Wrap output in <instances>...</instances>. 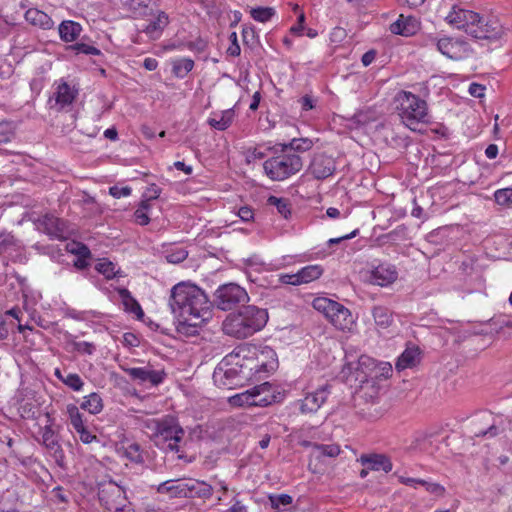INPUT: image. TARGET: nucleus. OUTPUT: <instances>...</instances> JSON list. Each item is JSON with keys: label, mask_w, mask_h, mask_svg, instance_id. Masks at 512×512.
I'll use <instances>...</instances> for the list:
<instances>
[{"label": "nucleus", "mask_w": 512, "mask_h": 512, "mask_svg": "<svg viewBox=\"0 0 512 512\" xmlns=\"http://www.w3.org/2000/svg\"><path fill=\"white\" fill-rule=\"evenodd\" d=\"M504 35V28L496 19H486L479 13L453 5L450 10V60H463L473 49L467 38L494 42Z\"/></svg>", "instance_id": "f257e3e1"}, {"label": "nucleus", "mask_w": 512, "mask_h": 512, "mask_svg": "<svg viewBox=\"0 0 512 512\" xmlns=\"http://www.w3.org/2000/svg\"><path fill=\"white\" fill-rule=\"evenodd\" d=\"M169 306L176 319V331L184 336H196L212 316L208 296L191 282H179L171 289Z\"/></svg>", "instance_id": "f03ea898"}, {"label": "nucleus", "mask_w": 512, "mask_h": 512, "mask_svg": "<svg viewBox=\"0 0 512 512\" xmlns=\"http://www.w3.org/2000/svg\"><path fill=\"white\" fill-rule=\"evenodd\" d=\"M269 320L267 309L255 305L244 306L226 316L222 331L236 339H246L261 331Z\"/></svg>", "instance_id": "7ed1b4c3"}, {"label": "nucleus", "mask_w": 512, "mask_h": 512, "mask_svg": "<svg viewBox=\"0 0 512 512\" xmlns=\"http://www.w3.org/2000/svg\"><path fill=\"white\" fill-rule=\"evenodd\" d=\"M251 381H261L278 368L277 353L269 346L242 345L235 348Z\"/></svg>", "instance_id": "20e7f679"}, {"label": "nucleus", "mask_w": 512, "mask_h": 512, "mask_svg": "<svg viewBox=\"0 0 512 512\" xmlns=\"http://www.w3.org/2000/svg\"><path fill=\"white\" fill-rule=\"evenodd\" d=\"M393 105L401 122L412 131H416L419 124L427 121L426 101L412 92L405 90L397 92L393 99Z\"/></svg>", "instance_id": "39448f33"}, {"label": "nucleus", "mask_w": 512, "mask_h": 512, "mask_svg": "<svg viewBox=\"0 0 512 512\" xmlns=\"http://www.w3.org/2000/svg\"><path fill=\"white\" fill-rule=\"evenodd\" d=\"M145 426L151 430V437L156 445H166L171 451H179V443L185 432L174 416L166 415L160 419H149L145 422Z\"/></svg>", "instance_id": "423d86ee"}, {"label": "nucleus", "mask_w": 512, "mask_h": 512, "mask_svg": "<svg viewBox=\"0 0 512 512\" xmlns=\"http://www.w3.org/2000/svg\"><path fill=\"white\" fill-rule=\"evenodd\" d=\"M303 168V159L297 153L282 147L280 153L263 163L265 175L272 181H285L299 173Z\"/></svg>", "instance_id": "0eeeda50"}, {"label": "nucleus", "mask_w": 512, "mask_h": 512, "mask_svg": "<svg viewBox=\"0 0 512 512\" xmlns=\"http://www.w3.org/2000/svg\"><path fill=\"white\" fill-rule=\"evenodd\" d=\"M313 308L338 330L351 331L355 325V318L351 311L343 304L327 297H317L312 302Z\"/></svg>", "instance_id": "6e6552de"}, {"label": "nucleus", "mask_w": 512, "mask_h": 512, "mask_svg": "<svg viewBox=\"0 0 512 512\" xmlns=\"http://www.w3.org/2000/svg\"><path fill=\"white\" fill-rule=\"evenodd\" d=\"M215 377L228 389L252 382L245 372L236 349L226 355L215 371Z\"/></svg>", "instance_id": "1a4fd4ad"}, {"label": "nucleus", "mask_w": 512, "mask_h": 512, "mask_svg": "<svg viewBox=\"0 0 512 512\" xmlns=\"http://www.w3.org/2000/svg\"><path fill=\"white\" fill-rule=\"evenodd\" d=\"M47 416H49L47 414ZM39 438L37 441L41 444L46 452L54 459L56 464L60 467L64 466L65 453L61 445L60 435L50 417L47 423L40 428Z\"/></svg>", "instance_id": "9d476101"}, {"label": "nucleus", "mask_w": 512, "mask_h": 512, "mask_svg": "<svg viewBox=\"0 0 512 512\" xmlns=\"http://www.w3.org/2000/svg\"><path fill=\"white\" fill-rule=\"evenodd\" d=\"M98 498L101 505L111 512H119L127 504L125 490L112 480L99 484Z\"/></svg>", "instance_id": "9b49d317"}, {"label": "nucleus", "mask_w": 512, "mask_h": 512, "mask_svg": "<svg viewBox=\"0 0 512 512\" xmlns=\"http://www.w3.org/2000/svg\"><path fill=\"white\" fill-rule=\"evenodd\" d=\"M214 301L219 309L228 311L232 310L239 304L248 302L249 296L247 291L241 286L234 283H229L218 287L215 292Z\"/></svg>", "instance_id": "f8f14e48"}, {"label": "nucleus", "mask_w": 512, "mask_h": 512, "mask_svg": "<svg viewBox=\"0 0 512 512\" xmlns=\"http://www.w3.org/2000/svg\"><path fill=\"white\" fill-rule=\"evenodd\" d=\"M40 397L30 389H21L17 396L16 408L19 416L25 420H37L41 416Z\"/></svg>", "instance_id": "ddd939ff"}, {"label": "nucleus", "mask_w": 512, "mask_h": 512, "mask_svg": "<svg viewBox=\"0 0 512 512\" xmlns=\"http://www.w3.org/2000/svg\"><path fill=\"white\" fill-rule=\"evenodd\" d=\"M398 278V272L393 264L384 262L373 266L367 271V281L376 286L387 287Z\"/></svg>", "instance_id": "4468645a"}, {"label": "nucleus", "mask_w": 512, "mask_h": 512, "mask_svg": "<svg viewBox=\"0 0 512 512\" xmlns=\"http://www.w3.org/2000/svg\"><path fill=\"white\" fill-rule=\"evenodd\" d=\"M329 394L328 385L321 386L315 391L307 392L304 398L298 400L300 412L303 414L317 412L326 402Z\"/></svg>", "instance_id": "2eb2a0df"}, {"label": "nucleus", "mask_w": 512, "mask_h": 512, "mask_svg": "<svg viewBox=\"0 0 512 512\" xmlns=\"http://www.w3.org/2000/svg\"><path fill=\"white\" fill-rule=\"evenodd\" d=\"M309 170L316 179H326L335 172V161L331 156L317 153L311 161Z\"/></svg>", "instance_id": "dca6fc26"}, {"label": "nucleus", "mask_w": 512, "mask_h": 512, "mask_svg": "<svg viewBox=\"0 0 512 512\" xmlns=\"http://www.w3.org/2000/svg\"><path fill=\"white\" fill-rule=\"evenodd\" d=\"M422 360V350L415 344H408L405 350L398 356L395 362V369L401 372L406 369H412L420 364Z\"/></svg>", "instance_id": "f3484780"}, {"label": "nucleus", "mask_w": 512, "mask_h": 512, "mask_svg": "<svg viewBox=\"0 0 512 512\" xmlns=\"http://www.w3.org/2000/svg\"><path fill=\"white\" fill-rule=\"evenodd\" d=\"M420 27L421 23L416 17L400 14L398 19L390 25V31L396 35L411 37L420 30Z\"/></svg>", "instance_id": "a211bd4d"}, {"label": "nucleus", "mask_w": 512, "mask_h": 512, "mask_svg": "<svg viewBox=\"0 0 512 512\" xmlns=\"http://www.w3.org/2000/svg\"><path fill=\"white\" fill-rule=\"evenodd\" d=\"M170 23L169 15L165 11L158 10L153 18L145 25L143 32L152 40H158Z\"/></svg>", "instance_id": "6ab92c4d"}, {"label": "nucleus", "mask_w": 512, "mask_h": 512, "mask_svg": "<svg viewBox=\"0 0 512 512\" xmlns=\"http://www.w3.org/2000/svg\"><path fill=\"white\" fill-rule=\"evenodd\" d=\"M156 491L170 497L188 498L191 496L188 480H167L160 483Z\"/></svg>", "instance_id": "aec40b11"}, {"label": "nucleus", "mask_w": 512, "mask_h": 512, "mask_svg": "<svg viewBox=\"0 0 512 512\" xmlns=\"http://www.w3.org/2000/svg\"><path fill=\"white\" fill-rule=\"evenodd\" d=\"M24 19L32 27L44 31L53 29L55 25L50 15L34 7L26 10Z\"/></svg>", "instance_id": "412c9836"}, {"label": "nucleus", "mask_w": 512, "mask_h": 512, "mask_svg": "<svg viewBox=\"0 0 512 512\" xmlns=\"http://www.w3.org/2000/svg\"><path fill=\"white\" fill-rule=\"evenodd\" d=\"M359 461L363 466H366L368 470L372 471H384L389 473L393 468L390 458L384 454H362Z\"/></svg>", "instance_id": "4be33fe9"}, {"label": "nucleus", "mask_w": 512, "mask_h": 512, "mask_svg": "<svg viewBox=\"0 0 512 512\" xmlns=\"http://www.w3.org/2000/svg\"><path fill=\"white\" fill-rule=\"evenodd\" d=\"M374 327L378 333L388 330L394 324L393 311L384 305H374L371 309Z\"/></svg>", "instance_id": "5701e85b"}, {"label": "nucleus", "mask_w": 512, "mask_h": 512, "mask_svg": "<svg viewBox=\"0 0 512 512\" xmlns=\"http://www.w3.org/2000/svg\"><path fill=\"white\" fill-rule=\"evenodd\" d=\"M126 372L133 379L140 380L141 382H149L154 386L162 383L166 376L163 370H151L147 367H133L126 369Z\"/></svg>", "instance_id": "b1692460"}, {"label": "nucleus", "mask_w": 512, "mask_h": 512, "mask_svg": "<svg viewBox=\"0 0 512 512\" xmlns=\"http://www.w3.org/2000/svg\"><path fill=\"white\" fill-rule=\"evenodd\" d=\"M251 390L255 399L254 406L266 407L276 401V390L269 382L254 386Z\"/></svg>", "instance_id": "393cba45"}, {"label": "nucleus", "mask_w": 512, "mask_h": 512, "mask_svg": "<svg viewBox=\"0 0 512 512\" xmlns=\"http://www.w3.org/2000/svg\"><path fill=\"white\" fill-rule=\"evenodd\" d=\"M78 95V90L65 81H61L55 92V102L61 108L71 105Z\"/></svg>", "instance_id": "a878e982"}, {"label": "nucleus", "mask_w": 512, "mask_h": 512, "mask_svg": "<svg viewBox=\"0 0 512 512\" xmlns=\"http://www.w3.org/2000/svg\"><path fill=\"white\" fill-rule=\"evenodd\" d=\"M82 30L81 24L72 20H64L58 26L59 37L65 43L76 41Z\"/></svg>", "instance_id": "bb28decb"}, {"label": "nucleus", "mask_w": 512, "mask_h": 512, "mask_svg": "<svg viewBox=\"0 0 512 512\" xmlns=\"http://www.w3.org/2000/svg\"><path fill=\"white\" fill-rule=\"evenodd\" d=\"M235 112L233 109H226L221 112H213L208 118V124L218 130L224 131L228 129L233 123Z\"/></svg>", "instance_id": "cd10ccee"}, {"label": "nucleus", "mask_w": 512, "mask_h": 512, "mask_svg": "<svg viewBox=\"0 0 512 512\" xmlns=\"http://www.w3.org/2000/svg\"><path fill=\"white\" fill-rule=\"evenodd\" d=\"M45 232L52 238H65V223L53 215H45L42 220Z\"/></svg>", "instance_id": "c85d7f7f"}, {"label": "nucleus", "mask_w": 512, "mask_h": 512, "mask_svg": "<svg viewBox=\"0 0 512 512\" xmlns=\"http://www.w3.org/2000/svg\"><path fill=\"white\" fill-rule=\"evenodd\" d=\"M119 296L122 300V304L124 306V310L128 313H131L136 316L137 319H142L144 317V312L139 304V302L132 296L131 292L122 288L119 290Z\"/></svg>", "instance_id": "c756f323"}, {"label": "nucleus", "mask_w": 512, "mask_h": 512, "mask_svg": "<svg viewBox=\"0 0 512 512\" xmlns=\"http://www.w3.org/2000/svg\"><path fill=\"white\" fill-rule=\"evenodd\" d=\"M324 273V269L320 264H311L298 270L300 284H308L319 279Z\"/></svg>", "instance_id": "7c9ffc66"}, {"label": "nucleus", "mask_w": 512, "mask_h": 512, "mask_svg": "<svg viewBox=\"0 0 512 512\" xmlns=\"http://www.w3.org/2000/svg\"><path fill=\"white\" fill-rule=\"evenodd\" d=\"M191 496L203 499H210L214 493V485L208 484L205 481L188 480Z\"/></svg>", "instance_id": "2f4dec72"}, {"label": "nucleus", "mask_w": 512, "mask_h": 512, "mask_svg": "<svg viewBox=\"0 0 512 512\" xmlns=\"http://www.w3.org/2000/svg\"><path fill=\"white\" fill-rule=\"evenodd\" d=\"M358 364L360 366L369 367L371 365H375V369H377L376 377H383L385 379L389 378L392 375L393 368L391 363L389 362H379L375 364L374 359L369 356L362 355L359 357Z\"/></svg>", "instance_id": "473e14b6"}, {"label": "nucleus", "mask_w": 512, "mask_h": 512, "mask_svg": "<svg viewBox=\"0 0 512 512\" xmlns=\"http://www.w3.org/2000/svg\"><path fill=\"white\" fill-rule=\"evenodd\" d=\"M152 0H122V4L137 18L146 17L149 14V6Z\"/></svg>", "instance_id": "72a5a7b5"}, {"label": "nucleus", "mask_w": 512, "mask_h": 512, "mask_svg": "<svg viewBox=\"0 0 512 512\" xmlns=\"http://www.w3.org/2000/svg\"><path fill=\"white\" fill-rule=\"evenodd\" d=\"M103 400L98 393H90L83 397V401L80 404V408L89 412L90 414L96 415L103 410Z\"/></svg>", "instance_id": "f704fd0d"}, {"label": "nucleus", "mask_w": 512, "mask_h": 512, "mask_svg": "<svg viewBox=\"0 0 512 512\" xmlns=\"http://www.w3.org/2000/svg\"><path fill=\"white\" fill-rule=\"evenodd\" d=\"M341 452L338 444H313L312 456L316 459L322 457L336 458Z\"/></svg>", "instance_id": "c9c22d12"}, {"label": "nucleus", "mask_w": 512, "mask_h": 512, "mask_svg": "<svg viewBox=\"0 0 512 512\" xmlns=\"http://www.w3.org/2000/svg\"><path fill=\"white\" fill-rule=\"evenodd\" d=\"M194 68V61L191 58H178L172 61V73L177 78H184Z\"/></svg>", "instance_id": "e433bc0d"}, {"label": "nucleus", "mask_w": 512, "mask_h": 512, "mask_svg": "<svg viewBox=\"0 0 512 512\" xmlns=\"http://www.w3.org/2000/svg\"><path fill=\"white\" fill-rule=\"evenodd\" d=\"M228 401L233 407H252L254 406L255 399L253 398L252 390L249 389L229 397Z\"/></svg>", "instance_id": "4c0bfd02"}, {"label": "nucleus", "mask_w": 512, "mask_h": 512, "mask_svg": "<svg viewBox=\"0 0 512 512\" xmlns=\"http://www.w3.org/2000/svg\"><path fill=\"white\" fill-rule=\"evenodd\" d=\"M313 145V141L309 138H293L289 143L283 144L282 147L296 153L309 151Z\"/></svg>", "instance_id": "58836bf2"}, {"label": "nucleus", "mask_w": 512, "mask_h": 512, "mask_svg": "<svg viewBox=\"0 0 512 512\" xmlns=\"http://www.w3.org/2000/svg\"><path fill=\"white\" fill-rule=\"evenodd\" d=\"M276 14V11L273 7H255L250 10V16L253 20L266 23L272 19V17Z\"/></svg>", "instance_id": "ea45409f"}, {"label": "nucleus", "mask_w": 512, "mask_h": 512, "mask_svg": "<svg viewBox=\"0 0 512 512\" xmlns=\"http://www.w3.org/2000/svg\"><path fill=\"white\" fill-rule=\"evenodd\" d=\"M66 413L74 431L85 426L83 415L80 413L79 407H77L75 404H68L66 406Z\"/></svg>", "instance_id": "a19ab883"}, {"label": "nucleus", "mask_w": 512, "mask_h": 512, "mask_svg": "<svg viewBox=\"0 0 512 512\" xmlns=\"http://www.w3.org/2000/svg\"><path fill=\"white\" fill-rule=\"evenodd\" d=\"M268 204L271 206H275L278 213L283 216L285 219H288L291 215V207L290 203L285 198H278L276 196H270L268 198Z\"/></svg>", "instance_id": "79ce46f5"}, {"label": "nucleus", "mask_w": 512, "mask_h": 512, "mask_svg": "<svg viewBox=\"0 0 512 512\" xmlns=\"http://www.w3.org/2000/svg\"><path fill=\"white\" fill-rule=\"evenodd\" d=\"M68 50L74 52L76 55L78 54H85V55H92V56H99L101 55L100 49L97 47L83 43V42H77L74 44H71L68 46Z\"/></svg>", "instance_id": "37998d69"}, {"label": "nucleus", "mask_w": 512, "mask_h": 512, "mask_svg": "<svg viewBox=\"0 0 512 512\" xmlns=\"http://www.w3.org/2000/svg\"><path fill=\"white\" fill-rule=\"evenodd\" d=\"M150 209V204L147 200H142L139 207L134 212L135 222L141 226H145L149 224L150 217L148 215V211Z\"/></svg>", "instance_id": "c03bdc74"}, {"label": "nucleus", "mask_w": 512, "mask_h": 512, "mask_svg": "<svg viewBox=\"0 0 512 512\" xmlns=\"http://www.w3.org/2000/svg\"><path fill=\"white\" fill-rule=\"evenodd\" d=\"M495 202L504 207H512V187L498 189L494 192Z\"/></svg>", "instance_id": "a18cd8bd"}, {"label": "nucleus", "mask_w": 512, "mask_h": 512, "mask_svg": "<svg viewBox=\"0 0 512 512\" xmlns=\"http://www.w3.org/2000/svg\"><path fill=\"white\" fill-rule=\"evenodd\" d=\"M188 257V252L182 247H174L166 251L165 258L167 262L178 264Z\"/></svg>", "instance_id": "49530a36"}, {"label": "nucleus", "mask_w": 512, "mask_h": 512, "mask_svg": "<svg viewBox=\"0 0 512 512\" xmlns=\"http://www.w3.org/2000/svg\"><path fill=\"white\" fill-rule=\"evenodd\" d=\"M95 268L106 279H113L116 276L115 264L108 259H101Z\"/></svg>", "instance_id": "de8ad7c7"}, {"label": "nucleus", "mask_w": 512, "mask_h": 512, "mask_svg": "<svg viewBox=\"0 0 512 512\" xmlns=\"http://www.w3.org/2000/svg\"><path fill=\"white\" fill-rule=\"evenodd\" d=\"M15 132L11 122H0V144L9 143L14 138Z\"/></svg>", "instance_id": "09e8293b"}, {"label": "nucleus", "mask_w": 512, "mask_h": 512, "mask_svg": "<svg viewBox=\"0 0 512 512\" xmlns=\"http://www.w3.org/2000/svg\"><path fill=\"white\" fill-rule=\"evenodd\" d=\"M124 456L135 463H141L143 461L140 446L136 443H131L125 447Z\"/></svg>", "instance_id": "8fccbe9b"}, {"label": "nucleus", "mask_w": 512, "mask_h": 512, "mask_svg": "<svg viewBox=\"0 0 512 512\" xmlns=\"http://www.w3.org/2000/svg\"><path fill=\"white\" fill-rule=\"evenodd\" d=\"M62 382L71 388L73 391H81L84 386V382L77 373H68L65 375Z\"/></svg>", "instance_id": "3c124183"}, {"label": "nucleus", "mask_w": 512, "mask_h": 512, "mask_svg": "<svg viewBox=\"0 0 512 512\" xmlns=\"http://www.w3.org/2000/svg\"><path fill=\"white\" fill-rule=\"evenodd\" d=\"M68 250L71 253L76 254L78 258H90L91 256L89 248L86 245L79 242H73L72 244H69Z\"/></svg>", "instance_id": "603ef678"}, {"label": "nucleus", "mask_w": 512, "mask_h": 512, "mask_svg": "<svg viewBox=\"0 0 512 512\" xmlns=\"http://www.w3.org/2000/svg\"><path fill=\"white\" fill-rule=\"evenodd\" d=\"M72 346L75 351L85 355H92L96 350L95 345L87 341H74Z\"/></svg>", "instance_id": "864d4df0"}, {"label": "nucleus", "mask_w": 512, "mask_h": 512, "mask_svg": "<svg viewBox=\"0 0 512 512\" xmlns=\"http://www.w3.org/2000/svg\"><path fill=\"white\" fill-rule=\"evenodd\" d=\"M273 508L278 509L280 506H287L292 503V497L288 494L271 495L269 497Z\"/></svg>", "instance_id": "5fc2aeb1"}, {"label": "nucleus", "mask_w": 512, "mask_h": 512, "mask_svg": "<svg viewBox=\"0 0 512 512\" xmlns=\"http://www.w3.org/2000/svg\"><path fill=\"white\" fill-rule=\"evenodd\" d=\"M75 432L78 434L80 441L84 444H91L92 442L97 441V436L86 426L75 430Z\"/></svg>", "instance_id": "6e6d98bb"}, {"label": "nucleus", "mask_w": 512, "mask_h": 512, "mask_svg": "<svg viewBox=\"0 0 512 512\" xmlns=\"http://www.w3.org/2000/svg\"><path fill=\"white\" fill-rule=\"evenodd\" d=\"M229 40H230L231 43H230L229 47L227 48V54L232 56V57L239 56L240 53H241V48H240V45L238 43L237 33L236 32H232L229 35Z\"/></svg>", "instance_id": "4d7b16f0"}, {"label": "nucleus", "mask_w": 512, "mask_h": 512, "mask_svg": "<svg viewBox=\"0 0 512 512\" xmlns=\"http://www.w3.org/2000/svg\"><path fill=\"white\" fill-rule=\"evenodd\" d=\"M305 19H306V17H305L304 12H301L297 17L296 24H294L290 27V29H289L290 33L295 36L301 37L303 35V31L305 29Z\"/></svg>", "instance_id": "13d9d810"}, {"label": "nucleus", "mask_w": 512, "mask_h": 512, "mask_svg": "<svg viewBox=\"0 0 512 512\" xmlns=\"http://www.w3.org/2000/svg\"><path fill=\"white\" fill-rule=\"evenodd\" d=\"M132 189L129 186L119 187L112 186L109 188V194L114 198L128 197L131 195Z\"/></svg>", "instance_id": "bf43d9fd"}, {"label": "nucleus", "mask_w": 512, "mask_h": 512, "mask_svg": "<svg viewBox=\"0 0 512 512\" xmlns=\"http://www.w3.org/2000/svg\"><path fill=\"white\" fill-rule=\"evenodd\" d=\"M499 434V428L491 424L486 429H479L474 431V435L476 437H487V438H493Z\"/></svg>", "instance_id": "052dcab7"}, {"label": "nucleus", "mask_w": 512, "mask_h": 512, "mask_svg": "<svg viewBox=\"0 0 512 512\" xmlns=\"http://www.w3.org/2000/svg\"><path fill=\"white\" fill-rule=\"evenodd\" d=\"M422 486L425 488L427 492L434 495L435 497L443 496L445 493V488L437 483H430L424 481Z\"/></svg>", "instance_id": "680f3d73"}, {"label": "nucleus", "mask_w": 512, "mask_h": 512, "mask_svg": "<svg viewBox=\"0 0 512 512\" xmlns=\"http://www.w3.org/2000/svg\"><path fill=\"white\" fill-rule=\"evenodd\" d=\"M486 86L473 82L469 85L468 92L475 98H483L485 96Z\"/></svg>", "instance_id": "e2e57ef3"}, {"label": "nucleus", "mask_w": 512, "mask_h": 512, "mask_svg": "<svg viewBox=\"0 0 512 512\" xmlns=\"http://www.w3.org/2000/svg\"><path fill=\"white\" fill-rule=\"evenodd\" d=\"M279 281L282 284H288V285H293V286L301 285L300 279L298 277V272H296L294 274H288V273L281 274V275H279Z\"/></svg>", "instance_id": "0e129e2a"}, {"label": "nucleus", "mask_w": 512, "mask_h": 512, "mask_svg": "<svg viewBox=\"0 0 512 512\" xmlns=\"http://www.w3.org/2000/svg\"><path fill=\"white\" fill-rule=\"evenodd\" d=\"M13 325L14 323L12 321L8 322L6 316L0 312V339H5L8 336L9 330Z\"/></svg>", "instance_id": "69168bd1"}, {"label": "nucleus", "mask_w": 512, "mask_h": 512, "mask_svg": "<svg viewBox=\"0 0 512 512\" xmlns=\"http://www.w3.org/2000/svg\"><path fill=\"white\" fill-rule=\"evenodd\" d=\"M160 194L161 188L155 183H152L147 187L144 193V197H146L145 200L149 202L150 200L157 199L160 196Z\"/></svg>", "instance_id": "338daca9"}, {"label": "nucleus", "mask_w": 512, "mask_h": 512, "mask_svg": "<svg viewBox=\"0 0 512 512\" xmlns=\"http://www.w3.org/2000/svg\"><path fill=\"white\" fill-rule=\"evenodd\" d=\"M237 215L243 222H250L254 219V211L249 206H242L239 208Z\"/></svg>", "instance_id": "774afa93"}]
</instances>
